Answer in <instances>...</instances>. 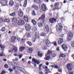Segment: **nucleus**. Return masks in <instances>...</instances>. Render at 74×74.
<instances>
[{
  "instance_id": "nucleus-1",
  "label": "nucleus",
  "mask_w": 74,
  "mask_h": 74,
  "mask_svg": "<svg viewBox=\"0 0 74 74\" xmlns=\"http://www.w3.org/2000/svg\"><path fill=\"white\" fill-rule=\"evenodd\" d=\"M51 57L50 56H48L47 57H45L44 58V59L46 60H49V59H52L53 58H55V57L56 56V54L54 53H53L52 55H51Z\"/></svg>"
},
{
  "instance_id": "nucleus-2",
  "label": "nucleus",
  "mask_w": 74,
  "mask_h": 74,
  "mask_svg": "<svg viewBox=\"0 0 74 74\" xmlns=\"http://www.w3.org/2000/svg\"><path fill=\"white\" fill-rule=\"evenodd\" d=\"M13 49H11L9 50L8 52L9 53H12L13 51L14 53H17V51H18V47H17L14 46L13 47Z\"/></svg>"
},
{
  "instance_id": "nucleus-3",
  "label": "nucleus",
  "mask_w": 74,
  "mask_h": 74,
  "mask_svg": "<svg viewBox=\"0 0 74 74\" xmlns=\"http://www.w3.org/2000/svg\"><path fill=\"white\" fill-rule=\"evenodd\" d=\"M68 35V38H67V41H70L72 38H73V33L69 32L67 34Z\"/></svg>"
},
{
  "instance_id": "nucleus-4",
  "label": "nucleus",
  "mask_w": 74,
  "mask_h": 74,
  "mask_svg": "<svg viewBox=\"0 0 74 74\" xmlns=\"http://www.w3.org/2000/svg\"><path fill=\"white\" fill-rule=\"evenodd\" d=\"M62 24L61 23H58L56 25V28L57 30H62Z\"/></svg>"
},
{
  "instance_id": "nucleus-5",
  "label": "nucleus",
  "mask_w": 74,
  "mask_h": 74,
  "mask_svg": "<svg viewBox=\"0 0 74 74\" xmlns=\"http://www.w3.org/2000/svg\"><path fill=\"white\" fill-rule=\"evenodd\" d=\"M67 69L69 70H73V65L71 64H69L67 65Z\"/></svg>"
},
{
  "instance_id": "nucleus-6",
  "label": "nucleus",
  "mask_w": 74,
  "mask_h": 74,
  "mask_svg": "<svg viewBox=\"0 0 74 74\" xmlns=\"http://www.w3.org/2000/svg\"><path fill=\"white\" fill-rule=\"evenodd\" d=\"M0 3H1L2 5H3V6H5V5H6L7 4V1L5 0H1Z\"/></svg>"
},
{
  "instance_id": "nucleus-7",
  "label": "nucleus",
  "mask_w": 74,
  "mask_h": 74,
  "mask_svg": "<svg viewBox=\"0 0 74 74\" xmlns=\"http://www.w3.org/2000/svg\"><path fill=\"white\" fill-rule=\"evenodd\" d=\"M25 29L27 31H29L31 29V27L28 24H27L25 25Z\"/></svg>"
},
{
  "instance_id": "nucleus-8",
  "label": "nucleus",
  "mask_w": 74,
  "mask_h": 74,
  "mask_svg": "<svg viewBox=\"0 0 74 74\" xmlns=\"http://www.w3.org/2000/svg\"><path fill=\"white\" fill-rule=\"evenodd\" d=\"M18 14L20 17H22L23 15V13L21 9H19L18 12Z\"/></svg>"
},
{
  "instance_id": "nucleus-9",
  "label": "nucleus",
  "mask_w": 74,
  "mask_h": 74,
  "mask_svg": "<svg viewBox=\"0 0 74 74\" xmlns=\"http://www.w3.org/2000/svg\"><path fill=\"white\" fill-rule=\"evenodd\" d=\"M56 20L55 18H51L49 19V21L50 22V23H54L55 22H56Z\"/></svg>"
},
{
  "instance_id": "nucleus-10",
  "label": "nucleus",
  "mask_w": 74,
  "mask_h": 74,
  "mask_svg": "<svg viewBox=\"0 0 74 74\" xmlns=\"http://www.w3.org/2000/svg\"><path fill=\"white\" fill-rule=\"evenodd\" d=\"M25 24V21L23 20H20L18 22V25L21 26V25H23Z\"/></svg>"
},
{
  "instance_id": "nucleus-11",
  "label": "nucleus",
  "mask_w": 74,
  "mask_h": 74,
  "mask_svg": "<svg viewBox=\"0 0 74 74\" xmlns=\"http://www.w3.org/2000/svg\"><path fill=\"white\" fill-rule=\"evenodd\" d=\"M62 49H64L65 51H67V47L66 45H62Z\"/></svg>"
},
{
  "instance_id": "nucleus-12",
  "label": "nucleus",
  "mask_w": 74,
  "mask_h": 74,
  "mask_svg": "<svg viewBox=\"0 0 74 74\" xmlns=\"http://www.w3.org/2000/svg\"><path fill=\"white\" fill-rule=\"evenodd\" d=\"M42 9L43 11H46L47 10V7L46 5L44 4H42L41 6Z\"/></svg>"
},
{
  "instance_id": "nucleus-13",
  "label": "nucleus",
  "mask_w": 74,
  "mask_h": 74,
  "mask_svg": "<svg viewBox=\"0 0 74 74\" xmlns=\"http://www.w3.org/2000/svg\"><path fill=\"white\" fill-rule=\"evenodd\" d=\"M32 60L33 62H34V63H37V64H40V62L39 60H36L34 58H33L32 59Z\"/></svg>"
},
{
  "instance_id": "nucleus-14",
  "label": "nucleus",
  "mask_w": 74,
  "mask_h": 74,
  "mask_svg": "<svg viewBox=\"0 0 74 74\" xmlns=\"http://www.w3.org/2000/svg\"><path fill=\"white\" fill-rule=\"evenodd\" d=\"M63 42V39L62 38H60L58 41V43L59 45L62 44Z\"/></svg>"
},
{
  "instance_id": "nucleus-15",
  "label": "nucleus",
  "mask_w": 74,
  "mask_h": 74,
  "mask_svg": "<svg viewBox=\"0 0 74 74\" xmlns=\"http://www.w3.org/2000/svg\"><path fill=\"white\" fill-rule=\"evenodd\" d=\"M45 18V14H42L41 16L39 18V20H40V21H42V20H43L44 18Z\"/></svg>"
},
{
  "instance_id": "nucleus-16",
  "label": "nucleus",
  "mask_w": 74,
  "mask_h": 74,
  "mask_svg": "<svg viewBox=\"0 0 74 74\" xmlns=\"http://www.w3.org/2000/svg\"><path fill=\"white\" fill-rule=\"evenodd\" d=\"M32 7L35 9V10H38V7L34 4L32 5Z\"/></svg>"
},
{
  "instance_id": "nucleus-17",
  "label": "nucleus",
  "mask_w": 74,
  "mask_h": 74,
  "mask_svg": "<svg viewBox=\"0 0 74 74\" xmlns=\"http://www.w3.org/2000/svg\"><path fill=\"white\" fill-rule=\"evenodd\" d=\"M46 44L47 45V47H49V44H50V42L48 39L46 40Z\"/></svg>"
},
{
  "instance_id": "nucleus-18",
  "label": "nucleus",
  "mask_w": 74,
  "mask_h": 74,
  "mask_svg": "<svg viewBox=\"0 0 74 74\" xmlns=\"http://www.w3.org/2000/svg\"><path fill=\"white\" fill-rule=\"evenodd\" d=\"M16 37L14 36H12V37L11 40H12V42H14L15 40H16Z\"/></svg>"
},
{
  "instance_id": "nucleus-19",
  "label": "nucleus",
  "mask_w": 74,
  "mask_h": 74,
  "mask_svg": "<svg viewBox=\"0 0 74 74\" xmlns=\"http://www.w3.org/2000/svg\"><path fill=\"white\" fill-rule=\"evenodd\" d=\"M38 56H40V57H42V53L41 51H39L38 52Z\"/></svg>"
},
{
  "instance_id": "nucleus-20",
  "label": "nucleus",
  "mask_w": 74,
  "mask_h": 74,
  "mask_svg": "<svg viewBox=\"0 0 74 74\" xmlns=\"http://www.w3.org/2000/svg\"><path fill=\"white\" fill-rule=\"evenodd\" d=\"M14 2L13 1H10L9 3V5L10 6H12L14 5Z\"/></svg>"
},
{
  "instance_id": "nucleus-21",
  "label": "nucleus",
  "mask_w": 74,
  "mask_h": 74,
  "mask_svg": "<svg viewBox=\"0 0 74 74\" xmlns=\"http://www.w3.org/2000/svg\"><path fill=\"white\" fill-rule=\"evenodd\" d=\"M45 29L46 30V31L47 33H49V27L48 25H46L45 27Z\"/></svg>"
},
{
  "instance_id": "nucleus-22",
  "label": "nucleus",
  "mask_w": 74,
  "mask_h": 74,
  "mask_svg": "<svg viewBox=\"0 0 74 74\" xmlns=\"http://www.w3.org/2000/svg\"><path fill=\"white\" fill-rule=\"evenodd\" d=\"M24 19L26 22H28V17L27 16H25L24 17Z\"/></svg>"
},
{
  "instance_id": "nucleus-23",
  "label": "nucleus",
  "mask_w": 74,
  "mask_h": 74,
  "mask_svg": "<svg viewBox=\"0 0 74 74\" xmlns=\"http://www.w3.org/2000/svg\"><path fill=\"white\" fill-rule=\"evenodd\" d=\"M33 51V49L32 48H29V49L27 50V52L28 53H31Z\"/></svg>"
},
{
  "instance_id": "nucleus-24",
  "label": "nucleus",
  "mask_w": 74,
  "mask_h": 74,
  "mask_svg": "<svg viewBox=\"0 0 74 74\" xmlns=\"http://www.w3.org/2000/svg\"><path fill=\"white\" fill-rule=\"evenodd\" d=\"M35 37L36 38H40L38 34V33L37 32H36V33L35 34Z\"/></svg>"
},
{
  "instance_id": "nucleus-25",
  "label": "nucleus",
  "mask_w": 74,
  "mask_h": 74,
  "mask_svg": "<svg viewBox=\"0 0 74 74\" xmlns=\"http://www.w3.org/2000/svg\"><path fill=\"white\" fill-rule=\"evenodd\" d=\"M25 47H21L20 48V51L22 52L23 51L25 50Z\"/></svg>"
},
{
  "instance_id": "nucleus-26",
  "label": "nucleus",
  "mask_w": 74,
  "mask_h": 74,
  "mask_svg": "<svg viewBox=\"0 0 74 74\" xmlns=\"http://www.w3.org/2000/svg\"><path fill=\"white\" fill-rule=\"evenodd\" d=\"M55 8H58V7L59 6V3H56L55 4Z\"/></svg>"
},
{
  "instance_id": "nucleus-27",
  "label": "nucleus",
  "mask_w": 74,
  "mask_h": 74,
  "mask_svg": "<svg viewBox=\"0 0 74 74\" xmlns=\"http://www.w3.org/2000/svg\"><path fill=\"white\" fill-rule=\"evenodd\" d=\"M12 21L15 23L17 21V19L16 18H14L12 19Z\"/></svg>"
},
{
  "instance_id": "nucleus-28",
  "label": "nucleus",
  "mask_w": 74,
  "mask_h": 74,
  "mask_svg": "<svg viewBox=\"0 0 74 74\" xmlns=\"http://www.w3.org/2000/svg\"><path fill=\"white\" fill-rule=\"evenodd\" d=\"M32 22L33 23V25H36V24L37 23V22L35 21L34 20H33L32 21Z\"/></svg>"
},
{
  "instance_id": "nucleus-29",
  "label": "nucleus",
  "mask_w": 74,
  "mask_h": 74,
  "mask_svg": "<svg viewBox=\"0 0 74 74\" xmlns=\"http://www.w3.org/2000/svg\"><path fill=\"white\" fill-rule=\"evenodd\" d=\"M15 12H14L13 13H12L11 14H10V16H15L16 15Z\"/></svg>"
},
{
  "instance_id": "nucleus-30",
  "label": "nucleus",
  "mask_w": 74,
  "mask_h": 74,
  "mask_svg": "<svg viewBox=\"0 0 74 74\" xmlns=\"http://www.w3.org/2000/svg\"><path fill=\"white\" fill-rule=\"evenodd\" d=\"M5 22H7V23H9L10 22V20L8 19H5L4 20Z\"/></svg>"
},
{
  "instance_id": "nucleus-31",
  "label": "nucleus",
  "mask_w": 74,
  "mask_h": 74,
  "mask_svg": "<svg viewBox=\"0 0 74 74\" xmlns=\"http://www.w3.org/2000/svg\"><path fill=\"white\" fill-rule=\"evenodd\" d=\"M20 71H22L23 73H26V71L24 69L21 68V69L20 70Z\"/></svg>"
},
{
  "instance_id": "nucleus-32",
  "label": "nucleus",
  "mask_w": 74,
  "mask_h": 74,
  "mask_svg": "<svg viewBox=\"0 0 74 74\" xmlns=\"http://www.w3.org/2000/svg\"><path fill=\"white\" fill-rule=\"evenodd\" d=\"M32 14L34 16H35L36 15V13L35 12V11L34 10L32 11Z\"/></svg>"
},
{
  "instance_id": "nucleus-33",
  "label": "nucleus",
  "mask_w": 74,
  "mask_h": 74,
  "mask_svg": "<svg viewBox=\"0 0 74 74\" xmlns=\"http://www.w3.org/2000/svg\"><path fill=\"white\" fill-rule=\"evenodd\" d=\"M42 64H40L39 65L38 69L39 70H42V69L41 68V66H42Z\"/></svg>"
},
{
  "instance_id": "nucleus-34",
  "label": "nucleus",
  "mask_w": 74,
  "mask_h": 74,
  "mask_svg": "<svg viewBox=\"0 0 74 74\" xmlns=\"http://www.w3.org/2000/svg\"><path fill=\"white\" fill-rule=\"evenodd\" d=\"M26 4H27V0H26L24 2V3L23 5V7H25L26 6Z\"/></svg>"
},
{
  "instance_id": "nucleus-35",
  "label": "nucleus",
  "mask_w": 74,
  "mask_h": 74,
  "mask_svg": "<svg viewBox=\"0 0 74 74\" xmlns=\"http://www.w3.org/2000/svg\"><path fill=\"white\" fill-rule=\"evenodd\" d=\"M38 25L39 27H42V24L41 23H38Z\"/></svg>"
},
{
  "instance_id": "nucleus-36",
  "label": "nucleus",
  "mask_w": 74,
  "mask_h": 74,
  "mask_svg": "<svg viewBox=\"0 0 74 74\" xmlns=\"http://www.w3.org/2000/svg\"><path fill=\"white\" fill-rule=\"evenodd\" d=\"M52 51L50 50H49L48 52L47 55H50L52 54Z\"/></svg>"
},
{
  "instance_id": "nucleus-37",
  "label": "nucleus",
  "mask_w": 74,
  "mask_h": 74,
  "mask_svg": "<svg viewBox=\"0 0 74 74\" xmlns=\"http://www.w3.org/2000/svg\"><path fill=\"white\" fill-rule=\"evenodd\" d=\"M0 47L1 49H4L5 48V46L4 45H2L1 44H0Z\"/></svg>"
},
{
  "instance_id": "nucleus-38",
  "label": "nucleus",
  "mask_w": 74,
  "mask_h": 74,
  "mask_svg": "<svg viewBox=\"0 0 74 74\" xmlns=\"http://www.w3.org/2000/svg\"><path fill=\"white\" fill-rule=\"evenodd\" d=\"M27 38H30V37L31 36H30V33H28V34L27 35Z\"/></svg>"
},
{
  "instance_id": "nucleus-39",
  "label": "nucleus",
  "mask_w": 74,
  "mask_h": 74,
  "mask_svg": "<svg viewBox=\"0 0 74 74\" xmlns=\"http://www.w3.org/2000/svg\"><path fill=\"white\" fill-rule=\"evenodd\" d=\"M34 3L36 2V3H40V0H35Z\"/></svg>"
},
{
  "instance_id": "nucleus-40",
  "label": "nucleus",
  "mask_w": 74,
  "mask_h": 74,
  "mask_svg": "<svg viewBox=\"0 0 74 74\" xmlns=\"http://www.w3.org/2000/svg\"><path fill=\"white\" fill-rule=\"evenodd\" d=\"M60 56L61 57H66V55L64 54H61L60 55Z\"/></svg>"
},
{
  "instance_id": "nucleus-41",
  "label": "nucleus",
  "mask_w": 74,
  "mask_h": 74,
  "mask_svg": "<svg viewBox=\"0 0 74 74\" xmlns=\"http://www.w3.org/2000/svg\"><path fill=\"white\" fill-rule=\"evenodd\" d=\"M54 68H55V69H60V66H58L57 65H55Z\"/></svg>"
},
{
  "instance_id": "nucleus-42",
  "label": "nucleus",
  "mask_w": 74,
  "mask_h": 74,
  "mask_svg": "<svg viewBox=\"0 0 74 74\" xmlns=\"http://www.w3.org/2000/svg\"><path fill=\"white\" fill-rule=\"evenodd\" d=\"M5 56V54L3 53V52H2L0 54V56Z\"/></svg>"
},
{
  "instance_id": "nucleus-43",
  "label": "nucleus",
  "mask_w": 74,
  "mask_h": 74,
  "mask_svg": "<svg viewBox=\"0 0 74 74\" xmlns=\"http://www.w3.org/2000/svg\"><path fill=\"white\" fill-rule=\"evenodd\" d=\"M27 44H28V45H30V46H31L32 45V43L30 42H27Z\"/></svg>"
},
{
  "instance_id": "nucleus-44",
  "label": "nucleus",
  "mask_w": 74,
  "mask_h": 74,
  "mask_svg": "<svg viewBox=\"0 0 74 74\" xmlns=\"http://www.w3.org/2000/svg\"><path fill=\"white\" fill-rule=\"evenodd\" d=\"M31 40L32 42H34L36 41V39H35V38H33Z\"/></svg>"
},
{
  "instance_id": "nucleus-45",
  "label": "nucleus",
  "mask_w": 74,
  "mask_h": 74,
  "mask_svg": "<svg viewBox=\"0 0 74 74\" xmlns=\"http://www.w3.org/2000/svg\"><path fill=\"white\" fill-rule=\"evenodd\" d=\"M45 35H46V34H45V33H42L40 34L41 36H45Z\"/></svg>"
},
{
  "instance_id": "nucleus-46",
  "label": "nucleus",
  "mask_w": 74,
  "mask_h": 74,
  "mask_svg": "<svg viewBox=\"0 0 74 74\" xmlns=\"http://www.w3.org/2000/svg\"><path fill=\"white\" fill-rule=\"evenodd\" d=\"M4 67L5 69H8V65L7 64H5L4 66Z\"/></svg>"
},
{
  "instance_id": "nucleus-47",
  "label": "nucleus",
  "mask_w": 74,
  "mask_h": 74,
  "mask_svg": "<svg viewBox=\"0 0 74 74\" xmlns=\"http://www.w3.org/2000/svg\"><path fill=\"white\" fill-rule=\"evenodd\" d=\"M32 31H34V32H35V31H36V30H37V28L36 27H34V28L32 29Z\"/></svg>"
},
{
  "instance_id": "nucleus-48",
  "label": "nucleus",
  "mask_w": 74,
  "mask_h": 74,
  "mask_svg": "<svg viewBox=\"0 0 74 74\" xmlns=\"http://www.w3.org/2000/svg\"><path fill=\"white\" fill-rule=\"evenodd\" d=\"M42 49H43L44 50H45L47 49V47H46V46H43L42 47Z\"/></svg>"
},
{
  "instance_id": "nucleus-49",
  "label": "nucleus",
  "mask_w": 74,
  "mask_h": 74,
  "mask_svg": "<svg viewBox=\"0 0 74 74\" xmlns=\"http://www.w3.org/2000/svg\"><path fill=\"white\" fill-rule=\"evenodd\" d=\"M9 71L10 72V73H11L12 72V71H13V70H12V69H10V68H9Z\"/></svg>"
},
{
  "instance_id": "nucleus-50",
  "label": "nucleus",
  "mask_w": 74,
  "mask_h": 74,
  "mask_svg": "<svg viewBox=\"0 0 74 74\" xmlns=\"http://www.w3.org/2000/svg\"><path fill=\"white\" fill-rule=\"evenodd\" d=\"M2 32H4L5 31V28H3L1 30Z\"/></svg>"
},
{
  "instance_id": "nucleus-51",
  "label": "nucleus",
  "mask_w": 74,
  "mask_h": 74,
  "mask_svg": "<svg viewBox=\"0 0 74 74\" xmlns=\"http://www.w3.org/2000/svg\"><path fill=\"white\" fill-rule=\"evenodd\" d=\"M13 61H18V59L17 58H15V60H13Z\"/></svg>"
},
{
  "instance_id": "nucleus-52",
  "label": "nucleus",
  "mask_w": 74,
  "mask_h": 74,
  "mask_svg": "<svg viewBox=\"0 0 74 74\" xmlns=\"http://www.w3.org/2000/svg\"><path fill=\"white\" fill-rule=\"evenodd\" d=\"M3 21V19L1 18H0V23H1Z\"/></svg>"
},
{
  "instance_id": "nucleus-53",
  "label": "nucleus",
  "mask_w": 74,
  "mask_h": 74,
  "mask_svg": "<svg viewBox=\"0 0 74 74\" xmlns=\"http://www.w3.org/2000/svg\"><path fill=\"white\" fill-rule=\"evenodd\" d=\"M19 4L18 3H17L16 5V7H19Z\"/></svg>"
},
{
  "instance_id": "nucleus-54",
  "label": "nucleus",
  "mask_w": 74,
  "mask_h": 74,
  "mask_svg": "<svg viewBox=\"0 0 74 74\" xmlns=\"http://www.w3.org/2000/svg\"><path fill=\"white\" fill-rule=\"evenodd\" d=\"M16 39L17 40H18V41H19L21 40V39L19 38H16Z\"/></svg>"
},
{
  "instance_id": "nucleus-55",
  "label": "nucleus",
  "mask_w": 74,
  "mask_h": 74,
  "mask_svg": "<svg viewBox=\"0 0 74 74\" xmlns=\"http://www.w3.org/2000/svg\"><path fill=\"white\" fill-rule=\"evenodd\" d=\"M5 71H3L2 72L1 74H5Z\"/></svg>"
},
{
  "instance_id": "nucleus-56",
  "label": "nucleus",
  "mask_w": 74,
  "mask_h": 74,
  "mask_svg": "<svg viewBox=\"0 0 74 74\" xmlns=\"http://www.w3.org/2000/svg\"><path fill=\"white\" fill-rule=\"evenodd\" d=\"M64 34H61L60 35V37L62 38L64 37Z\"/></svg>"
},
{
  "instance_id": "nucleus-57",
  "label": "nucleus",
  "mask_w": 74,
  "mask_h": 74,
  "mask_svg": "<svg viewBox=\"0 0 74 74\" xmlns=\"http://www.w3.org/2000/svg\"><path fill=\"white\" fill-rule=\"evenodd\" d=\"M71 46L73 47H74V42H73L72 43Z\"/></svg>"
},
{
  "instance_id": "nucleus-58",
  "label": "nucleus",
  "mask_w": 74,
  "mask_h": 74,
  "mask_svg": "<svg viewBox=\"0 0 74 74\" xmlns=\"http://www.w3.org/2000/svg\"><path fill=\"white\" fill-rule=\"evenodd\" d=\"M17 63L16 62H14V66H15V67H16Z\"/></svg>"
},
{
  "instance_id": "nucleus-59",
  "label": "nucleus",
  "mask_w": 74,
  "mask_h": 74,
  "mask_svg": "<svg viewBox=\"0 0 74 74\" xmlns=\"http://www.w3.org/2000/svg\"><path fill=\"white\" fill-rule=\"evenodd\" d=\"M59 69L58 70V71L59 72H60V73H62V70L59 69Z\"/></svg>"
},
{
  "instance_id": "nucleus-60",
  "label": "nucleus",
  "mask_w": 74,
  "mask_h": 74,
  "mask_svg": "<svg viewBox=\"0 0 74 74\" xmlns=\"http://www.w3.org/2000/svg\"><path fill=\"white\" fill-rule=\"evenodd\" d=\"M22 56H23V55H20L19 56V58H22Z\"/></svg>"
},
{
  "instance_id": "nucleus-61",
  "label": "nucleus",
  "mask_w": 74,
  "mask_h": 74,
  "mask_svg": "<svg viewBox=\"0 0 74 74\" xmlns=\"http://www.w3.org/2000/svg\"><path fill=\"white\" fill-rule=\"evenodd\" d=\"M46 64L47 66H48V65H49V63H48V62H46Z\"/></svg>"
},
{
  "instance_id": "nucleus-62",
  "label": "nucleus",
  "mask_w": 74,
  "mask_h": 74,
  "mask_svg": "<svg viewBox=\"0 0 74 74\" xmlns=\"http://www.w3.org/2000/svg\"><path fill=\"white\" fill-rule=\"evenodd\" d=\"M71 56L73 58V59H74V54L72 55Z\"/></svg>"
},
{
  "instance_id": "nucleus-63",
  "label": "nucleus",
  "mask_w": 74,
  "mask_h": 74,
  "mask_svg": "<svg viewBox=\"0 0 74 74\" xmlns=\"http://www.w3.org/2000/svg\"><path fill=\"white\" fill-rule=\"evenodd\" d=\"M3 60H4V62H6V61H7V59H3Z\"/></svg>"
},
{
  "instance_id": "nucleus-64",
  "label": "nucleus",
  "mask_w": 74,
  "mask_h": 74,
  "mask_svg": "<svg viewBox=\"0 0 74 74\" xmlns=\"http://www.w3.org/2000/svg\"><path fill=\"white\" fill-rule=\"evenodd\" d=\"M69 74H73V72H71L69 73Z\"/></svg>"
}]
</instances>
